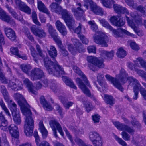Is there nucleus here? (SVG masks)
I'll use <instances>...</instances> for the list:
<instances>
[{"mask_svg": "<svg viewBox=\"0 0 146 146\" xmlns=\"http://www.w3.org/2000/svg\"><path fill=\"white\" fill-rule=\"evenodd\" d=\"M47 51L50 56L52 59V61L48 57H46L44 58V66L49 73L57 77L65 74L62 66H60L56 60L55 58L57 57V53L55 47L50 45L47 49Z\"/></svg>", "mask_w": 146, "mask_h": 146, "instance_id": "obj_1", "label": "nucleus"}, {"mask_svg": "<svg viewBox=\"0 0 146 146\" xmlns=\"http://www.w3.org/2000/svg\"><path fill=\"white\" fill-rule=\"evenodd\" d=\"M88 24L90 25L92 30L96 32V34L93 36L94 42L97 44L101 45L103 47H107V43L108 42V37L102 32L96 31L98 27L94 21H89Z\"/></svg>", "mask_w": 146, "mask_h": 146, "instance_id": "obj_2", "label": "nucleus"}, {"mask_svg": "<svg viewBox=\"0 0 146 146\" xmlns=\"http://www.w3.org/2000/svg\"><path fill=\"white\" fill-rule=\"evenodd\" d=\"M22 111L26 116L24 125V132L26 136L30 137L32 135L34 127V121L32 117V113L28 108L24 107Z\"/></svg>", "mask_w": 146, "mask_h": 146, "instance_id": "obj_3", "label": "nucleus"}, {"mask_svg": "<svg viewBox=\"0 0 146 146\" xmlns=\"http://www.w3.org/2000/svg\"><path fill=\"white\" fill-rule=\"evenodd\" d=\"M127 73L124 69H122L119 74L117 76V79L109 75L106 74L105 77L109 81L111 82L114 86L121 92H123V89L119 81L123 83H125L127 80L128 77Z\"/></svg>", "mask_w": 146, "mask_h": 146, "instance_id": "obj_4", "label": "nucleus"}, {"mask_svg": "<svg viewBox=\"0 0 146 146\" xmlns=\"http://www.w3.org/2000/svg\"><path fill=\"white\" fill-rule=\"evenodd\" d=\"M85 3L83 5H81L80 2H77L76 5L79 6L77 8L73 7V6L71 5V9L74 13V15L77 19L80 18L83 15V14L86 9L88 8V5L90 6L93 2L92 0H84Z\"/></svg>", "mask_w": 146, "mask_h": 146, "instance_id": "obj_5", "label": "nucleus"}, {"mask_svg": "<svg viewBox=\"0 0 146 146\" xmlns=\"http://www.w3.org/2000/svg\"><path fill=\"white\" fill-rule=\"evenodd\" d=\"M58 15H61L62 18L64 21L70 29H72L74 27L75 21L73 15L66 9L62 8L60 14Z\"/></svg>", "mask_w": 146, "mask_h": 146, "instance_id": "obj_6", "label": "nucleus"}, {"mask_svg": "<svg viewBox=\"0 0 146 146\" xmlns=\"http://www.w3.org/2000/svg\"><path fill=\"white\" fill-rule=\"evenodd\" d=\"M127 80L129 83V85L133 87V90L134 93L133 99L137 100L138 97V94L139 87L140 84L138 80L132 76H130L127 78Z\"/></svg>", "mask_w": 146, "mask_h": 146, "instance_id": "obj_7", "label": "nucleus"}, {"mask_svg": "<svg viewBox=\"0 0 146 146\" xmlns=\"http://www.w3.org/2000/svg\"><path fill=\"white\" fill-rule=\"evenodd\" d=\"M72 40L74 45L76 46V48H74L73 46L70 43H67V45L69 51L73 54H75L77 50L79 52H80L82 50V46L81 44L79 42V40L76 38L72 39Z\"/></svg>", "mask_w": 146, "mask_h": 146, "instance_id": "obj_8", "label": "nucleus"}, {"mask_svg": "<svg viewBox=\"0 0 146 146\" xmlns=\"http://www.w3.org/2000/svg\"><path fill=\"white\" fill-rule=\"evenodd\" d=\"M23 82L28 88L29 92L35 95L37 94L36 90L40 89L42 86V84L40 82H38L36 84V88H35L31 82L27 78L23 80Z\"/></svg>", "mask_w": 146, "mask_h": 146, "instance_id": "obj_9", "label": "nucleus"}, {"mask_svg": "<svg viewBox=\"0 0 146 146\" xmlns=\"http://www.w3.org/2000/svg\"><path fill=\"white\" fill-rule=\"evenodd\" d=\"M88 62L100 68H103L104 66L103 60L102 58H98L93 56H88L87 58Z\"/></svg>", "mask_w": 146, "mask_h": 146, "instance_id": "obj_10", "label": "nucleus"}, {"mask_svg": "<svg viewBox=\"0 0 146 146\" xmlns=\"http://www.w3.org/2000/svg\"><path fill=\"white\" fill-rule=\"evenodd\" d=\"M77 84L78 85L79 87L82 91L83 93L88 96L91 98L93 100H95L96 99L93 95L91 94L89 90L86 88L82 81L79 78H77L76 80Z\"/></svg>", "mask_w": 146, "mask_h": 146, "instance_id": "obj_11", "label": "nucleus"}, {"mask_svg": "<svg viewBox=\"0 0 146 146\" xmlns=\"http://www.w3.org/2000/svg\"><path fill=\"white\" fill-rule=\"evenodd\" d=\"M114 125L119 130L125 131L131 135H133L135 131L133 127H129L125 124H122L119 122H114L113 123Z\"/></svg>", "mask_w": 146, "mask_h": 146, "instance_id": "obj_12", "label": "nucleus"}, {"mask_svg": "<svg viewBox=\"0 0 146 146\" xmlns=\"http://www.w3.org/2000/svg\"><path fill=\"white\" fill-rule=\"evenodd\" d=\"M30 30L33 33L35 36L40 38L45 37L46 34L44 30L37 27L36 25H33L30 27Z\"/></svg>", "mask_w": 146, "mask_h": 146, "instance_id": "obj_13", "label": "nucleus"}, {"mask_svg": "<svg viewBox=\"0 0 146 146\" xmlns=\"http://www.w3.org/2000/svg\"><path fill=\"white\" fill-rule=\"evenodd\" d=\"M50 125L53 131L54 134L56 137H57L56 129L62 136H63L64 133L60 124L56 120H52L50 122Z\"/></svg>", "mask_w": 146, "mask_h": 146, "instance_id": "obj_14", "label": "nucleus"}, {"mask_svg": "<svg viewBox=\"0 0 146 146\" xmlns=\"http://www.w3.org/2000/svg\"><path fill=\"white\" fill-rule=\"evenodd\" d=\"M0 19L14 26L15 25V22L6 13L0 8Z\"/></svg>", "mask_w": 146, "mask_h": 146, "instance_id": "obj_15", "label": "nucleus"}, {"mask_svg": "<svg viewBox=\"0 0 146 146\" xmlns=\"http://www.w3.org/2000/svg\"><path fill=\"white\" fill-rule=\"evenodd\" d=\"M44 76V73L39 68H34L31 71V77L33 80L40 79Z\"/></svg>", "mask_w": 146, "mask_h": 146, "instance_id": "obj_16", "label": "nucleus"}, {"mask_svg": "<svg viewBox=\"0 0 146 146\" xmlns=\"http://www.w3.org/2000/svg\"><path fill=\"white\" fill-rule=\"evenodd\" d=\"M111 23L114 25L118 27H121L123 26L125 21L121 18H118L116 16H113L110 17V19Z\"/></svg>", "mask_w": 146, "mask_h": 146, "instance_id": "obj_17", "label": "nucleus"}, {"mask_svg": "<svg viewBox=\"0 0 146 146\" xmlns=\"http://www.w3.org/2000/svg\"><path fill=\"white\" fill-rule=\"evenodd\" d=\"M4 31L7 36L9 39L12 41L15 40L16 37L15 33L12 29L5 27L4 28Z\"/></svg>", "mask_w": 146, "mask_h": 146, "instance_id": "obj_18", "label": "nucleus"}, {"mask_svg": "<svg viewBox=\"0 0 146 146\" xmlns=\"http://www.w3.org/2000/svg\"><path fill=\"white\" fill-rule=\"evenodd\" d=\"M73 69L74 72L77 74L83 79V80L85 83L86 85L90 88H91L90 84L88 80L86 77L85 74L82 73L80 70L76 66H73Z\"/></svg>", "mask_w": 146, "mask_h": 146, "instance_id": "obj_19", "label": "nucleus"}, {"mask_svg": "<svg viewBox=\"0 0 146 146\" xmlns=\"http://www.w3.org/2000/svg\"><path fill=\"white\" fill-rule=\"evenodd\" d=\"M114 1V3L113 4L115 11L118 13L126 14L129 15V12L127 9L125 7H123L117 4H115ZM113 7V6H112ZM112 7L111 8H112Z\"/></svg>", "mask_w": 146, "mask_h": 146, "instance_id": "obj_20", "label": "nucleus"}, {"mask_svg": "<svg viewBox=\"0 0 146 146\" xmlns=\"http://www.w3.org/2000/svg\"><path fill=\"white\" fill-rule=\"evenodd\" d=\"M91 10L94 14L101 16L104 15V11L102 9L97 6L94 2L90 5Z\"/></svg>", "mask_w": 146, "mask_h": 146, "instance_id": "obj_21", "label": "nucleus"}, {"mask_svg": "<svg viewBox=\"0 0 146 146\" xmlns=\"http://www.w3.org/2000/svg\"><path fill=\"white\" fill-rule=\"evenodd\" d=\"M56 25L58 29L63 36L66 35L67 33L66 27L58 20L56 23Z\"/></svg>", "mask_w": 146, "mask_h": 146, "instance_id": "obj_22", "label": "nucleus"}, {"mask_svg": "<svg viewBox=\"0 0 146 146\" xmlns=\"http://www.w3.org/2000/svg\"><path fill=\"white\" fill-rule=\"evenodd\" d=\"M50 10L53 12L58 14H60L61 10L62 8L59 4L56 2H53L50 5Z\"/></svg>", "mask_w": 146, "mask_h": 146, "instance_id": "obj_23", "label": "nucleus"}, {"mask_svg": "<svg viewBox=\"0 0 146 146\" xmlns=\"http://www.w3.org/2000/svg\"><path fill=\"white\" fill-rule=\"evenodd\" d=\"M10 134L13 137H19V133L17 127L13 124L10 125L8 127Z\"/></svg>", "mask_w": 146, "mask_h": 146, "instance_id": "obj_24", "label": "nucleus"}, {"mask_svg": "<svg viewBox=\"0 0 146 146\" xmlns=\"http://www.w3.org/2000/svg\"><path fill=\"white\" fill-rule=\"evenodd\" d=\"M0 120L1 121L0 128L1 130L5 131L6 128V127L8 124V122L2 112L0 113Z\"/></svg>", "mask_w": 146, "mask_h": 146, "instance_id": "obj_25", "label": "nucleus"}, {"mask_svg": "<svg viewBox=\"0 0 146 146\" xmlns=\"http://www.w3.org/2000/svg\"><path fill=\"white\" fill-rule=\"evenodd\" d=\"M59 99L66 109H68L69 107L72 106L74 103L72 102L67 101L66 98L64 97L60 96Z\"/></svg>", "mask_w": 146, "mask_h": 146, "instance_id": "obj_26", "label": "nucleus"}, {"mask_svg": "<svg viewBox=\"0 0 146 146\" xmlns=\"http://www.w3.org/2000/svg\"><path fill=\"white\" fill-rule=\"evenodd\" d=\"M39 129L42 133L43 138L46 139L47 137L48 132L44 126L42 121H40L39 122Z\"/></svg>", "mask_w": 146, "mask_h": 146, "instance_id": "obj_27", "label": "nucleus"}, {"mask_svg": "<svg viewBox=\"0 0 146 146\" xmlns=\"http://www.w3.org/2000/svg\"><path fill=\"white\" fill-rule=\"evenodd\" d=\"M38 7L40 11L46 13L49 16L50 15V12L41 1H38Z\"/></svg>", "mask_w": 146, "mask_h": 146, "instance_id": "obj_28", "label": "nucleus"}, {"mask_svg": "<svg viewBox=\"0 0 146 146\" xmlns=\"http://www.w3.org/2000/svg\"><path fill=\"white\" fill-rule=\"evenodd\" d=\"M40 101L41 103L42 104L44 109L48 111H50L52 110V108L50 104L48 103L46 101L43 96H41L40 98Z\"/></svg>", "mask_w": 146, "mask_h": 146, "instance_id": "obj_29", "label": "nucleus"}, {"mask_svg": "<svg viewBox=\"0 0 146 146\" xmlns=\"http://www.w3.org/2000/svg\"><path fill=\"white\" fill-rule=\"evenodd\" d=\"M62 79L66 85L74 89H76L77 87L72 80L66 76H62Z\"/></svg>", "mask_w": 146, "mask_h": 146, "instance_id": "obj_30", "label": "nucleus"}, {"mask_svg": "<svg viewBox=\"0 0 146 146\" xmlns=\"http://www.w3.org/2000/svg\"><path fill=\"white\" fill-rule=\"evenodd\" d=\"M49 88L55 93L59 92L60 91V87L55 80H53L49 84Z\"/></svg>", "mask_w": 146, "mask_h": 146, "instance_id": "obj_31", "label": "nucleus"}, {"mask_svg": "<svg viewBox=\"0 0 146 146\" xmlns=\"http://www.w3.org/2000/svg\"><path fill=\"white\" fill-rule=\"evenodd\" d=\"M134 62L136 66L139 67H142L144 68L146 71V62L141 58H137L136 60L134 61Z\"/></svg>", "mask_w": 146, "mask_h": 146, "instance_id": "obj_32", "label": "nucleus"}, {"mask_svg": "<svg viewBox=\"0 0 146 146\" xmlns=\"http://www.w3.org/2000/svg\"><path fill=\"white\" fill-rule=\"evenodd\" d=\"M126 20L128 24V25L130 26L135 31V32L138 33L139 32V29L136 26L133 22L127 16H126Z\"/></svg>", "mask_w": 146, "mask_h": 146, "instance_id": "obj_33", "label": "nucleus"}, {"mask_svg": "<svg viewBox=\"0 0 146 146\" xmlns=\"http://www.w3.org/2000/svg\"><path fill=\"white\" fill-rule=\"evenodd\" d=\"M103 5L107 8H111L114 3V0H100Z\"/></svg>", "mask_w": 146, "mask_h": 146, "instance_id": "obj_34", "label": "nucleus"}, {"mask_svg": "<svg viewBox=\"0 0 146 146\" xmlns=\"http://www.w3.org/2000/svg\"><path fill=\"white\" fill-rule=\"evenodd\" d=\"M103 5L107 8H111L114 3V0H100Z\"/></svg>", "mask_w": 146, "mask_h": 146, "instance_id": "obj_35", "label": "nucleus"}, {"mask_svg": "<svg viewBox=\"0 0 146 146\" xmlns=\"http://www.w3.org/2000/svg\"><path fill=\"white\" fill-rule=\"evenodd\" d=\"M13 96L15 100H18L19 102H20L22 104L26 102V100L23 96L19 93L15 94Z\"/></svg>", "mask_w": 146, "mask_h": 146, "instance_id": "obj_36", "label": "nucleus"}, {"mask_svg": "<svg viewBox=\"0 0 146 146\" xmlns=\"http://www.w3.org/2000/svg\"><path fill=\"white\" fill-rule=\"evenodd\" d=\"M104 98L105 101L107 104L112 106L114 104L115 99L112 96L105 95Z\"/></svg>", "mask_w": 146, "mask_h": 146, "instance_id": "obj_37", "label": "nucleus"}, {"mask_svg": "<svg viewBox=\"0 0 146 146\" xmlns=\"http://www.w3.org/2000/svg\"><path fill=\"white\" fill-rule=\"evenodd\" d=\"M100 137L99 134L96 132H91L89 133V138L92 142Z\"/></svg>", "mask_w": 146, "mask_h": 146, "instance_id": "obj_38", "label": "nucleus"}, {"mask_svg": "<svg viewBox=\"0 0 146 146\" xmlns=\"http://www.w3.org/2000/svg\"><path fill=\"white\" fill-rule=\"evenodd\" d=\"M98 21L102 26L109 30L112 29V27L104 19H99Z\"/></svg>", "mask_w": 146, "mask_h": 146, "instance_id": "obj_39", "label": "nucleus"}, {"mask_svg": "<svg viewBox=\"0 0 146 146\" xmlns=\"http://www.w3.org/2000/svg\"><path fill=\"white\" fill-rule=\"evenodd\" d=\"M102 54L103 56H106L107 59L111 60L113 57L114 52L113 50L108 52L104 50H102Z\"/></svg>", "mask_w": 146, "mask_h": 146, "instance_id": "obj_40", "label": "nucleus"}, {"mask_svg": "<svg viewBox=\"0 0 146 146\" xmlns=\"http://www.w3.org/2000/svg\"><path fill=\"white\" fill-rule=\"evenodd\" d=\"M13 120L15 124L19 125L20 124L21 120L19 115V112H17L12 114Z\"/></svg>", "mask_w": 146, "mask_h": 146, "instance_id": "obj_41", "label": "nucleus"}, {"mask_svg": "<svg viewBox=\"0 0 146 146\" xmlns=\"http://www.w3.org/2000/svg\"><path fill=\"white\" fill-rule=\"evenodd\" d=\"M9 107L10 109L12 112V114L14 113H15L17 112H19L17 110V105L13 101L8 104Z\"/></svg>", "mask_w": 146, "mask_h": 146, "instance_id": "obj_42", "label": "nucleus"}, {"mask_svg": "<svg viewBox=\"0 0 146 146\" xmlns=\"http://www.w3.org/2000/svg\"><path fill=\"white\" fill-rule=\"evenodd\" d=\"M20 67L22 71L24 73L28 74L29 71L31 68V67L29 64H23L20 66Z\"/></svg>", "mask_w": 146, "mask_h": 146, "instance_id": "obj_43", "label": "nucleus"}, {"mask_svg": "<svg viewBox=\"0 0 146 146\" xmlns=\"http://www.w3.org/2000/svg\"><path fill=\"white\" fill-rule=\"evenodd\" d=\"M117 56L120 58H123L126 55V53L125 50L122 47L119 48L116 53Z\"/></svg>", "mask_w": 146, "mask_h": 146, "instance_id": "obj_44", "label": "nucleus"}, {"mask_svg": "<svg viewBox=\"0 0 146 146\" xmlns=\"http://www.w3.org/2000/svg\"><path fill=\"white\" fill-rule=\"evenodd\" d=\"M7 84H8V87L14 91H17L19 90H21L22 88V87L21 86L19 87V89L17 88L16 84L11 80H9Z\"/></svg>", "mask_w": 146, "mask_h": 146, "instance_id": "obj_45", "label": "nucleus"}, {"mask_svg": "<svg viewBox=\"0 0 146 146\" xmlns=\"http://www.w3.org/2000/svg\"><path fill=\"white\" fill-rule=\"evenodd\" d=\"M29 49L31 51V54L34 60L36 62L38 61V58L36 57L37 54L36 53V50L35 48L32 46H30Z\"/></svg>", "mask_w": 146, "mask_h": 146, "instance_id": "obj_46", "label": "nucleus"}, {"mask_svg": "<svg viewBox=\"0 0 146 146\" xmlns=\"http://www.w3.org/2000/svg\"><path fill=\"white\" fill-rule=\"evenodd\" d=\"M21 11H23L26 13L30 14L31 13V9L30 8L27 6L25 3L20 8Z\"/></svg>", "mask_w": 146, "mask_h": 146, "instance_id": "obj_47", "label": "nucleus"}, {"mask_svg": "<svg viewBox=\"0 0 146 146\" xmlns=\"http://www.w3.org/2000/svg\"><path fill=\"white\" fill-rule=\"evenodd\" d=\"M32 17L34 23L36 25L39 26H40V23L38 21L37 18V15L35 11L32 12Z\"/></svg>", "mask_w": 146, "mask_h": 146, "instance_id": "obj_48", "label": "nucleus"}, {"mask_svg": "<svg viewBox=\"0 0 146 146\" xmlns=\"http://www.w3.org/2000/svg\"><path fill=\"white\" fill-rule=\"evenodd\" d=\"M133 8L139 11L143 14L145 13V11L146 10L144 7L141 5L137 6V4L135 5L134 6Z\"/></svg>", "mask_w": 146, "mask_h": 146, "instance_id": "obj_49", "label": "nucleus"}, {"mask_svg": "<svg viewBox=\"0 0 146 146\" xmlns=\"http://www.w3.org/2000/svg\"><path fill=\"white\" fill-rule=\"evenodd\" d=\"M86 111L88 112L91 111L93 109V106L91 103L88 102L84 103Z\"/></svg>", "mask_w": 146, "mask_h": 146, "instance_id": "obj_50", "label": "nucleus"}, {"mask_svg": "<svg viewBox=\"0 0 146 146\" xmlns=\"http://www.w3.org/2000/svg\"><path fill=\"white\" fill-rule=\"evenodd\" d=\"M114 138L118 143L122 146H127L126 143L121 138L119 137L116 135H114Z\"/></svg>", "mask_w": 146, "mask_h": 146, "instance_id": "obj_51", "label": "nucleus"}, {"mask_svg": "<svg viewBox=\"0 0 146 146\" xmlns=\"http://www.w3.org/2000/svg\"><path fill=\"white\" fill-rule=\"evenodd\" d=\"M121 29H118L117 30L114 29L112 27V29L110 30V31H111L112 32L113 35L116 37H121V35L119 31V30H121Z\"/></svg>", "mask_w": 146, "mask_h": 146, "instance_id": "obj_52", "label": "nucleus"}, {"mask_svg": "<svg viewBox=\"0 0 146 146\" xmlns=\"http://www.w3.org/2000/svg\"><path fill=\"white\" fill-rule=\"evenodd\" d=\"M94 146H102V141L101 137L92 142Z\"/></svg>", "mask_w": 146, "mask_h": 146, "instance_id": "obj_53", "label": "nucleus"}, {"mask_svg": "<svg viewBox=\"0 0 146 146\" xmlns=\"http://www.w3.org/2000/svg\"><path fill=\"white\" fill-rule=\"evenodd\" d=\"M78 36L81 40L82 43L85 44H87L88 43V40L82 34H80L78 35Z\"/></svg>", "mask_w": 146, "mask_h": 146, "instance_id": "obj_54", "label": "nucleus"}, {"mask_svg": "<svg viewBox=\"0 0 146 146\" xmlns=\"http://www.w3.org/2000/svg\"><path fill=\"white\" fill-rule=\"evenodd\" d=\"M123 138L125 141H129L130 139V136L127 132L125 131H123L121 133Z\"/></svg>", "mask_w": 146, "mask_h": 146, "instance_id": "obj_55", "label": "nucleus"}, {"mask_svg": "<svg viewBox=\"0 0 146 146\" xmlns=\"http://www.w3.org/2000/svg\"><path fill=\"white\" fill-rule=\"evenodd\" d=\"M5 44V41L4 38L2 33L1 30H0V50L2 52L3 51V49L2 44Z\"/></svg>", "mask_w": 146, "mask_h": 146, "instance_id": "obj_56", "label": "nucleus"}, {"mask_svg": "<svg viewBox=\"0 0 146 146\" xmlns=\"http://www.w3.org/2000/svg\"><path fill=\"white\" fill-rule=\"evenodd\" d=\"M11 52L13 54L17 56H19V54L18 52V50L17 47H12L10 48Z\"/></svg>", "mask_w": 146, "mask_h": 146, "instance_id": "obj_57", "label": "nucleus"}, {"mask_svg": "<svg viewBox=\"0 0 146 146\" xmlns=\"http://www.w3.org/2000/svg\"><path fill=\"white\" fill-rule=\"evenodd\" d=\"M139 91L142 96L143 97L144 99L146 100V90L141 86L139 87Z\"/></svg>", "mask_w": 146, "mask_h": 146, "instance_id": "obj_58", "label": "nucleus"}, {"mask_svg": "<svg viewBox=\"0 0 146 146\" xmlns=\"http://www.w3.org/2000/svg\"><path fill=\"white\" fill-rule=\"evenodd\" d=\"M97 81L98 82L99 84L101 86L102 85V80L104 78V76L103 75L99 73L98 74V76L97 77Z\"/></svg>", "mask_w": 146, "mask_h": 146, "instance_id": "obj_59", "label": "nucleus"}, {"mask_svg": "<svg viewBox=\"0 0 146 146\" xmlns=\"http://www.w3.org/2000/svg\"><path fill=\"white\" fill-rule=\"evenodd\" d=\"M87 49L89 53H96V47L94 46H90L88 47Z\"/></svg>", "mask_w": 146, "mask_h": 146, "instance_id": "obj_60", "label": "nucleus"}, {"mask_svg": "<svg viewBox=\"0 0 146 146\" xmlns=\"http://www.w3.org/2000/svg\"><path fill=\"white\" fill-rule=\"evenodd\" d=\"M135 22L137 26H141L143 25L142 19L140 16L137 17L135 20Z\"/></svg>", "mask_w": 146, "mask_h": 146, "instance_id": "obj_61", "label": "nucleus"}, {"mask_svg": "<svg viewBox=\"0 0 146 146\" xmlns=\"http://www.w3.org/2000/svg\"><path fill=\"white\" fill-rule=\"evenodd\" d=\"M136 71L137 74L143 78H144L146 76V72L143 70L137 69Z\"/></svg>", "mask_w": 146, "mask_h": 146, "instance_id": "obj_62", "label": "nucleus"}, {"mask_svg": "<svg viewBox=\"0 0 146 146\" xmlns=\"http://www.w3.org/2000/svg\"><path fill=\"white\" fill-rule=\"evenodd\" d=\"M92 120L94 123H96L99 122L100 116L98 114H95L92 116Z\"/></svg>", "mask_w": 146, "mask_h": 146, "instance_id": "obj_63", "label": "nucleus"}, {"mask_svg": "<svg viewBox=\"0 0 146 146\" xmlns=\"http://www.w3.org/2000/svg\"><path fill=\"white\" fill-rule=\"evenodd\" d=\"M33 135L35 138V142L37 146L39 145V143L40 140L39 139V136L38 134V132L36 131H35L33 134Z\"/></svg>", "mask_w": 146, "mask_h": 146, "instance_id": "obj_64", "label": "nucleus"}]
</instances>
